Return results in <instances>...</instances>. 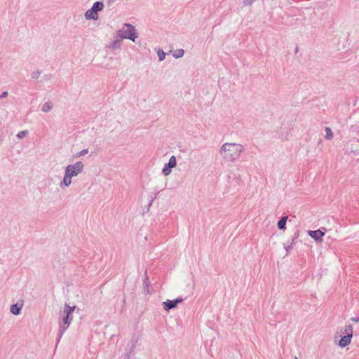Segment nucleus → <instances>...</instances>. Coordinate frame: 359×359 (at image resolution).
Segmentation results:
<instances>
[{
  "label": "nucleus",
  "instance_id": "3",
  "mask_svg": "<svg viewBox=\"0 0 359 359\" xmlns=\"http://www.w3.org/2000/svg\"><path fill=\"white\" fill-rule=\"evenodd\" d=\"M83 165L81 162H76L74 165H68L65 172L71 177L77 176L83 170Z\"/></svg>",
  "mask_w": 359,
  "mask_h": 359
},
{
  "label": "nucleus",
  "instance_id": "24",
  "mask_svg": "<svg viewBox=\"0 0 359 359\" xmlns=\"http://www.w3.org/2000/svg\"><path fill=\"white\" fill-rule=\"evenodd\" d=\"M354 320L355 322H358V320H357L356 318H354V320Z\"/></svg>",
  "mask_w": 359,
  "mask_h": 359
},
{
  "label": "nucleus",
  "instance_id": "1",
  "mask_svg": "<svg viewBox=\"0 0 359 359\" xmlns=\"http://www.w3.org/2000/svg\"><path fill=\"white\" fill-rule=\"evenodd\" d=\"M242 146L237 144H224L222 147L224 158L230 160L238 157L242 151Z\"/></svg>",
  "mask_w": 359,
  "mask_h": 359
},
{
  "label": "nucleus",
  "instance_id": "8",
  "mask_svg": "<svg viewBox=\"0 0 359 359\" xmlns=\"http://www.w3.org/2000/svg\"><path fill=\"white\" fill-rule=\"evenodd\" d=\"M85 15L87 19L97 18V13L93 8L87 11Z\"/></svg>",
  "mask_w": 359,
  "mask_h": 359
},
{
  "label": "nucleus",
  "instance_id": "9",
  "mask_svg": "<svg viewBox=\"0 0 359 359\" xmlns=\"http://www.w3.org/2000/svg\"><path fill=\"white\" fill-rule=\"evenodd\" d=\"M287 217H282L278 222V227L279 229H285L287 222Z\"/></svg>",
  "mask_w": 359,
  "mask_h": 359
},
{
  "label": "nucleus",
  "instance_id": "13",
  "mask_svg": "<svg viewBox=\"0 0 359 359\" xmlns=\"http://www.w3.org/2000/svg\"><path fill=\"white\" fill-rule=\"evenodd\" d=\"M176 158L174 156H171L170 158L169 159V162L167 165H168V167L169 168H174L176 166Z\"/></svg>",
  "mask_w": 359,
  "mask_h": 359
},
{
  "label": "nucleus",
  "instance_id": "21",
  "mask_svg": "<svg viewBox=\"0 0 359 359\" xmlns=\"http://www.w3.org/2000/svg\"><path fill=\"white\" fill-rule=\"evenodd\" d=\"M8 95V93L7 92H4L3 94H2V96L1 97H6Z\"/></svg>",
  "mask_w": 359,
  "mask_h": 359
},
{
  "label": "nucleus",
  "instance_id": "18",
  "mask_svg": "<svg viewBox=\"0 0 359 359\" xmlns=\"http://www.w3.org/2000/svg\"><path fill=\"white\" fill-rule=\"evenodd\" d=\"M158 55L160 60H163L165 58V53L163 51H158Z\"/></svg>",
  "mask_w": 359,
  "mask_h": 359
},
{
  "label": "nucleus",
  "instance_id": "19",
  "mask_svg": "<svg viewBox=\"0 0 359 359\" xmlns=\"http://www.w3.org/2000/svg\"><path fill=\"white\" fill-rule=\"evenodd\" d=\"M27 134V131H22L20 133H19L17 136L19 137V138H22L23 137L25 136V135Z\"/></svg>",
  "mask_w": 359,
  "mask_h": 359
},
{
  "label": "nucleus",
  "instance_id": "11",
  "mask_svg": "<svg viewBox=\"0 0 359 359\" xmlns=\"http://www.w3.org/2000/svg\"><path fill=\"white\" fill-rule=\"evenodd\" d=\"M104 5L102 3L97 1L93 4L92 8L97 13V11H101Z\"/></svg>",
  "mask_w": 359,
  "mask_h": 359
},
{
  "label": "nucleus",
  "instance_id": "6",
  "mask_svg": "<svg viewBox=\"0 0 359 359\" xmlns=\"http://www.w3.org/2000/svg\"><path fill=\"white\" fill-rule=\"evenodd\" d=\"M308 234L316 241L321 242L322 238L324 236L325 233L321 230L318 229L316 231H309Z\"/></svg>",
  "mask_w": 359,
  "mask_h": 359
},
{
  "label": "nucleus",
  "instance_id": "23",
  "mask_svg": "<svg viewBox=\"0 0 359 359\" xmlns=\"http://www.w3.org/2000/svg\"><path fill=\"white\" fill-rule=\"evenodd\" d=\"M244 1H245V4H248L249 3V1H248L249 0H244Z\"/></svg>",
  "mask_w": 359,
  "mask_h": 359
},
{
  "label": "nucleus",
  "instance_id": "15",
  "mask_svg": "<svg viewBox=\"0 0 359 359\" xmlns=\"http://www.w3.org/2000/svg\"><path fill=\"white\" fill-rule=\"evenodd\" d=\"M171 172V168L168 167V165H165L163 169V173L167 176Z\"/></svg>",
  "mask_w": 359,
  "mask_h": 359
},
{
  "label": "nucleus",
  "instance_id": "5",
  "mask_svg": "<svg viewBox=\"0 0 359 359\" xmlns=\"http://www.w3.org/2000/svg\"><path fill=\"white\" fill-rule=\"evenodd\" d=\"M74 306H66L65 309V313H66V316L63 319L64 324L67 325V327L69 325L72 318L69 317L71 313L74 311Z\"/></svg>",
  "mask_w": 359,
  "mask_h": 359
},
{
  "label": "nucleus",
  "instance_id": "17",
  "mask_svg": "<svg viewBox=\"0 0 359 359\" xmlns=\"http://www.w3.org/2000/svg\"><path fill=\"white\" fill-rule=\"evenodd\" d=\"M51 109V106L49 103H46L43 106V111H49L50 109Z\"/></svg>",
  "mask_w": 359,
  "mask_h": 359
},
{
  "label": "nucleus",
  "instance_id": "10",
  "mask_svg": "<svg viewBox=\"0 0 359 359\" xmlns=\"http://www.w3.org/2000/svg\"><path fill=\"white\" fill-rule=\"evenodd\" d=\"M21 306H19L18 304H13L11 307V312L14 315H18Z\"/></svg>",
  "mask_w": 359,
  "mask_h": 359
},
{
  "label": "nucleus",
  "instance_id": "2",
  "mask_svg": "<svg viewBox=\"0 0 359 359\" xmlns=\"http://www.w3.org/2000/svg\"><path fill=\"white\" fill-rule=\"evenodd\" d=\"M353 330L352 326L348 325L344 328V331L342 332V333L346 334V335L341 337L339 341V346L340 347L344 348L351 344L353 337Z\"/></svg>",
  "mask_w": 359,
  "mask_h": 359
},
{
  "label": "nucleus",
  "instance_id": "16",
  "mask_svg": "<svg viewBox=\"0 0 359 359\" xmlns=\"http://www.w3.org/2000/svg\"><path fill=\"white\" fill-rule=\"evenodd\" d=\"M325 133H326V137L327 139H331L333 137L332 132L330 128H325Z\"/></svg>",
  "mask_w": 359,
  "mask_h": 359
},
{
  "label": "nucleus",
  "instance_id": "12",
  "mask_svg": "<svg viewBox=\"0 0 359 359\" xmlns=\"http://www.w3.org/2000/svg\"><path fill=\"white\" fill-rule=\"evenodd\" d=\"M72 177H71L70 175H67V172H65V175L63 179V183L65 186H69L71 184V182H72L71 178Z\"/></svg>",
  "mask_w": 359,
  "mask_h": 359
},
{
  "label": "nucleus",
  "instance_id": "14",
  "mask_svg": "<svg viewBox=\"0 0 359 359\" xmlns=\"http://www.w3.org/2000/svg\"><path fill=\"white\" fill-rule=\"evenodd\" d=\"M183 54H184V50L178 49L175 51V53H173V56L176 58H178V57H182Z\"/></svg>",
  "mask_w": 359,
  "mask_h": 359
},
{
  "label": "nucleus",
  "instance_id": "4",
  "mask_svg": "<svg viewBox=\"0 0 359 359\" xmlns=\"http://www.w3.org/2000/svg\"><path fill=\"white\" fill-rule=\"evenodd\" d=\"M126 29L123 31V33L121 34L123 38L129 39L133 41L137 38V35L135 32V27L131 26L130 25H126Z\"/></svg>",
  "mask_w": 359,
  "mask_h": 359
},
{
  "label": "nucleus",
  "instance_id": "20",
  "mask_svg": "<svg viewBox=\"0 0 359 359\" xmlns=\"http://www.w3.org/2000/svg\"><path fill=\"white\" fill-rule=\"evenodd\" d=\"M88 152V149H84L83 151H81L78 155L77 156H82V155H84L86 154H87Z\"/></svg>",
  "mask_w": 359,
  "mask_h": 359
},
{
  "label": "nucleus",
  "instance_id": "22",
  "mask_svg": "<svg viewBox=\"0 0 359 359\" xmlns=\"http://www.w3.org/2000/svg\"><path fill=\"white\" fill-rule=\"evenodd\" d=\"M244 1H245V4H248L249 3V1H248L249 0H244Z\"/></svg>",
  "mask_w": 359,
  "mask_h": 359
},
{
  "label": "nucleus",
  "instance_id": "7",
  "mask_svg": "<svg viewBox=\"0 0 359 359\" xmlns=\"http://www.w3.org/2000/svg\"><path fill=\"white\" fill-rule=\"evenodd\" d=\"M182 299H176V300H168L167 302H164V309L166 311H168L171 309H173L177 306L178 303L181 302Z\"/></svg>",
  "mask_w": 359,
  "mask_h": 359
}]
</instances>
